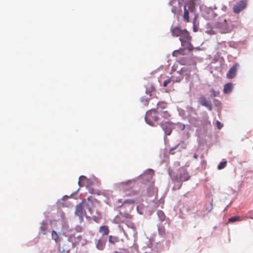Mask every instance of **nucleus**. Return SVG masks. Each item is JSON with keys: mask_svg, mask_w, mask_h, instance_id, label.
Returning <instances> with one entry per match:
<instances>
[{"mask_svg": "<svg viewBox=\"0 0 253 253\" xmlns=\"http://www.w3.org/2000/svg\"><path fill=\"white\" fill-rule=\"evenodd\" d=\"M171 35L173 37H179L181 46L187 48L189 51L193 49V46L191 44L192 37L186 29H182L179 26L171 27L170 29Z\"/></svg>", "mask_w": 253, "mask_h": 253, "instance_id": "f257e3e1", "label": "nucleus"}, {"mask_svg": "<svg viewBox=\"0 0 253 253\" xmlns=\"http://www.w3.org/2000/svg\"><path fill=\"white\" fill-rule=\"evenodd\" d=\"M93 205V203L90 200L89 198L87 200L84 199L79 205H77L75 214L78 216L80 222H82L84 220V217L86 218L89 217L92 215V212L91 207Z\"/></svg>", "mask_w": 253, "mask_h": 253, "instance_id": "f03ea898", "label": "nucleus"}, {"mask_svg": "<svg viewBox=\"0 0 253 253\" xmlns=\"http://www.w3.org/2000/svg\"><path fill=\"white\" fill-rule=\"evenodd\" d=\"M190 12L194 14V21H196L198 15L195 13V5L194 2L192 1L187 2L184 6L183 19L186 22H189Z\"/></svg>", "mask_w": 253, "mask_h": 253, "instance_id": "7ed1b4c3", "label": "nucleus"}, {"mask_svg": "<svg viewBox=\"0 0 253 253\" xmlns=\"http://www.w3.org/2000/svg\"><path fill=\"white\" fill-rule=\"evenodd\" d=\"M159 119L158 111L156 109H151L146 112L145 119L146 123L149 125L155 126V123L157 122Z\"/></svg>", "mask_w": 253, "mask_h": 253, "instance_id": "20e7f679", "label": "nucleus"}, {"mask_svg": "<svg viewBox=\"0 0 253 253\" xmlns=\"http://www.w3.org/2000/svg\"><path fill=\"white\" fill-rule=\"evenodd\" d=\"M190 178L187 170L184 167L180 168L178 169L175 180L178 182H183L188 180Z\"/></svg>", "mask_w": 253, "mask_h": 253, "instance_id": "39448f33", "label": "nucleus"}, {"mask_svg": "<svg viewBox=\"0 0 253 253\" xmlns=\"http://www.w3.org/2000/svg\"><path fill=\"white\" fill-rule=\"evenodd\" d=\"M217 27L220 29L221 33H228L231 32V28L226 19L221 20L217 24Z\"/></svg>", "mask_w": 253, "mask_h": 253, "instance_id": "423d86ee", "label": "nucleus"}, {"mask_svg": "<svg viewBox=\"0 0 253 253\" xmlns=\"http://www.w3.org/2000/svg\"><path fill=\"white\" fill-rule=\"evenodd\" d=\"M185 49L186 48L184 47L180 48L178 50H174L172 53L173 56L178 58V61L181 65H185L187 63L185 59L181 58V56L185 55Z\"/></svg>", "mask_w": 253, "mask_h": 253, "instance_id": "0eeeda50", "label": "nucleus"}, {"mask_svg": "<svg viewBox=\"0 0 253 253\" xmlns=\"http://www.w3.org/2000/svg\"><path fill=\"white\" fill-rule=\"evenodd\" d=\"M247 0H242L236 3L233 8V12L236 14L239 13L243 10L247 5Z\"/></svg>", "mask_w": 253, "mask_h": 253, "instance_id": "6e6552de", "label": "nucleus"}, {"mask_svg": "<svg viewBox=\"0 0 253 253\" xmlns=\"http://www.w3.org/2000/svg\"><path fill=\"white\" fill-rule=\"evenodd\" d=\"M185 71V69L182 68L180 71L174 72L173 74L170 77L171 82L173 83L179 82L183 79L184 76L183 73Z\"/></svg>", "mask_w": 253, "mask_h": 253, "instance_id": "1a4fd4ad", "label": "nucleus"}, {"mask_svg": "<svg viewBox=\"0 0 253 253\" xmlns=\"http://www.w3.org/2000/svg\"><path fill=\"white\" fill-rule=\"evenodd\" d=\"M160 125L166 135H169L171 134L173 129V124L172 123L166 122L162 123Z\"/></svg>", "mask_w": 253, "mask_h": 253, "instance_id": "9d476101", "label": "nucleus"}, {"mask_svg": "<svg viewBox=\"0 0 253 253\" xmlns=\"http://www.w3.org/2000/svg\"><path fill=\"white\" fill-rule=\"evenodd\" d=\"M239 67V64L238 63H235L232 67L230 68L226 74V77L228 79L234 78L237 74L238 69Z\"/></svg>", "mask_w": 253, "mask_h": 253, "instance_id": "9b49d317", "label": "nucleus"}, {"mask_svg": "<svg viewBox=\"0 0 253 253\" xmlns=\"http://www.w3.org/2000/svg\"><path fill=\"white\" fill-rule=\"evenodd\" d=\"M63 234L69 238L70 240H71L72 237H75V231L74 229H69V227H64L63 230Z\"/></svg>", "mask_w": 253, "mask_h": 253, "instance_id": "f8f14e48", "label": "nucleus"}, {"mask_svg": "<svg viewBox=\"0 0 253 253\" xmlns=\"http://www.w3.org/2000/svg\"><path fill=\"white\" fill-rule=\"evenodd\" d=\"M199 102L202 106L208 108L210 111L212 110V105L211 102L208 101L203 95L201 96L199 98Z\"/></svg>", "mask_w": 253, "mask_h": 253, "instance_id": "ddd939ff", "label": "nucleus"}, {"mask_svg": "<svg viewBox=\"0 0 253 253\" xmlns=\"http://www.w3.org/2000/svg\"><path fill=\"white\" fill-rule=\"evenodd\" d=\"M90 183V180L87 179L85 176H81L80 177L78 184L80 187H88L91 184Z\"/></svg>", "mask_w": 253, "mask_h": 253, "instance_id": "4468645a", "label": "nucleus"}, {"mask_svg": "<svg viewBox=\"0 0 253 253\" xmlns=\"http://www.w3.org/2000/svg\"><path fill=\"white\" fill-rule=\"evenodd\" d=\"M155 90V87L152 84L148 83L146 85V93L149 96L152 95V93Z\"/></svg>", "mask_w": 253, "mask_h": 253, "instance_id": "2eb2a0df", "label": "nucleus"}, {"mask_svg": "<svg viewBox=\"0 0 253 253\" xmlns=\"http://www.w3.org/2000/svg\"><path fill=\"white\" fill-rule=\"evenodd\" d=\"M233 88V84L232 83H228L224 85L223 88V92L228 94L229 93Z\"/></svg>", "mask_w": 253, "mask_h": 253, "instance_id": "dca6fc26", "label": "nucleus"}, {"mask_svg": "<svg viewBox=\"0 0 253 253\" xmlns=\"http://www.w3.org/2000/svg\"><path fill=\"white\" fill-rule=\"evenodd\" d=\"M99 232L102 234V235H108L109 233V229L107 226L104 225L100 227Z\"/></svg>", "mask_w": 253, "mask_h": 253, "instance_id": "f3484780", "label": "nucleus"}, {"mask_svg": "<svg viewBox=\"0 0 253 253\" xmlns=\"http://www.w3.org/2000/svg\"><path fill=\"white\" fill-rule=\"evenodd\" d=\"M167 107V103L165 101H160L157 103V110H163L166 108Z\"/></svg>", "mask_w": 253, "mask_h": 253, "instance_id": "a211bd4d", "label": "nucleus"}, {"mask_svg": "<svg viewBox=\"0 0 253 253\" xmlns=\"http://www.w3.org/2000/svg\"><path fill=\"white\" fill-rule=\"evenodd\" d=\"M51 236L53 240H54L56 243L60 242L61 239L59 236L58 234L55 231L53 230L51 233Z\"/></svg>", "mask_w": 253, "mask_h": 253, "instance_id": "6ab92c4d", "label": "nucleus"}, {"mask_svg": "<svg viewBox=\"0 0 253 253\" xmlns=\"http://www.w3.org/2000/svg\"><path fill=\"white\" fill-rule=\"evenodd\" d=\"M109 242L111 244H115L119 242V239L117 237L110 235L109 237Z\"/></svg>", "mask_w": 253, "mask_h": 253, "instance_id": "aec40b11", "label": "nucleus"}, {"mask_svg": "<svg viewBox=\"0 0 253 253\" xmlns=\"http://www.w3.org/2000/svg\"><path fill=\"white\" fill-rule=\"evenodd\" d=\"M161 115L163 118L167 120H169L170 117V115L167 111H163L161 112Z\"/></svg>", "mask_w": 253, "mask_h": 253, "instance_id": "412c9836", "label": "nucleus"}, {"mask_svg": "<svg viewBox=\"0 0 253 253\" xmlns=\"http://www.w3.org/2000/svg\"><path fill=\"white\" fill-rule=\"evenodd\" d=\"M189 118V122L191 124H194L196 123L198 121V118L196 117H192L191 115H189L188 116Z\"/></svg>", "mask_w": 253, "mask_h": 253, "instance_id": "4be33fe9", "label": "nucleus"}, {"mask_svg": "<svg viewBox=\"0 0 253 253\" xmlns=\"http://www.w3.org/2000/svg\"><path fill=\"white\" fill-rule=\"evenodd\" d=\"M241 218L240 216H232V217H230V218H229L228 222H234L241 221Z\"/></svg>", "mask_w": 253, "mask_h": 253, "instance_id": "5701e85b", "label": "nucleus"}, {"mask_svg": "<svg viewBox=\"0 0 253 253\" xmlns=\"http://www.w3.org/2000/svg\"><path fill=\"white\" fill-rule=\"evenodd\" d=\"M158 231L159 234L162 236H165L166 234V229L163 226L159 227Z\"/></svg>", "mask_w": 253, "mask_h": 253, "instance_id": "b1692460", "label": "nucleus"}, {"mask_svg": "<svg viewBox=\"0 0 253 253\" xmlns=\"http://www.w3.org/2000/svg\"><path fill=\"white\" fill-rule=\"evenodd\" d=\"M141 102L144 105H147L149 102V99L148 97H142L141 98Z\"/></svg>", "mask_w": 253, "mask_h": 253, "instance_id": "393cba45", "label": "nucleus"}, {"mask_svg": "<svg viewBox=\"0 0 253 253\" xmlns=\"http://www.w3.org/2000/svg\"><path fill=\"white\" fill-rule=\"evenodd\" d=\"M227 164V161H223L220 162L219 165H218V169H224Z\"/></svg>", "mask_w": 253, "mask_h": 253, "instance_id": "a878e982", "label": "nucleus"}, {"mask_svg": "<svg viewBox=\"0 0 253 253\" xmlns=\"http://www.w3.org/2000/svg\"><path fill=\"white\" fill-rule=\"evenodd\" d=\"M74 230L76 232L80 233L82 232L83 230V228L81 225H77L76 226V227L74 228Z\"/></svg>", "mask_w": 253, "mask_h": 253, "instance_id": "bb28decb", "label": "nucleus"}, {"mask_svg": "<svg viewBox=\"0 0 253 253\" xmlns=\"http://www.w3.org/2000/svg\"><path fill=\"white\" fill-rule=\"evenodd\" d=\"M134 203V201L132 199L125 200L123 202V204H133Z\"/></svg>", "mask_w": 253, "mask_h": 253, "instance_id": "cd10ccee", "label": "nucleus"}, {"mask_svg": "<svg viewBox=\"0 0 253 253\" xmlns=\"http://www.w3.org/2000/svg\"><path fill=\"white\" fill-rule=\"evenodd\" d=\"M211 97H216L219 94V92L216 91L214 89L212 88L211 90Z\"/></svg>", "mask_w": 253, "mask_h": 253, "instance_id": "c85d7f7f", "label": "nucleus"}, {"mask_svg": "<svg viewBox=\"0 0 253 253\" xmlns=\"http://www.w3.org/2000/svg\"><path fill=\"white\" fill-rule=\"evenodd\" d=\"M126 225L128 227H129L132 229H134L135 228V224L131 222H127Z\"/></svg>", "mask_w": 253, "mask_h": 253, "instance_id": "c756f323", "label": "nucleus"}, {"mask_svg": "<svg viewBox=\"0 0 253 253\" xmlns=\"http://www.w3.org/2000/svg\"><path fill=\"white\" fill-rule=\"evenodd\" d=\"M171 81V78L165 80L163 83V86L166 87L168 84Z\"/></svg>", "mask_w": 253, "mask_h": 253, "instance_id": "7c9ffc66", "label": "nucleus"}, {"mask_svg": "<svg viewBox=\"0 0 253 253\" xmlns=\"http://www.w3.org/2000/svg\"><path fill=\"white\" fill-rule=\"evenodd\" d=\"M216 126L218 129H221L223 126V125L219 121H216Z\"/></svg>", "mask_w": 253, "mask_h": 253, "instance_id": "2f4dec72", "label": "nucleus"}, {"mask_svg": "<svg viewBox=\"0 0 253 253\" xmlns=\"http://www.w3.org/2000/svg\"><path fill=\"white\" fill-rule=\"evenodd\" d=\"M190 110L191 112L193 113L196 116L197 115V113L195 109H194L192 107L190 108Z\"/></svg>", "mask_w": 253, "mask_h": 253, "instance_id": "473e14b6", "label": "nucleus"}, {"mask_svg": "<svg viewBox=\"0 0 253 253\" xmlns=\"http://www.w3.org/2000/svg\"><path fill=\"white\" fill-rule=\"evenodd\" d=\"M193 157L195 159H197L198 158V155L197 154H194V156H193Z\"/></svg>", "mask_w": 253, "mask_h": 253, "instance_id": "72a5a7b5", "label": "nucleus"}, {"mask_svg": "<svg viewBox=\"0 0 253 253\" xmlns=\"http://www.w3.org/2000/svg\"><path fill=\"white\" fill-rule=\"evenodd\" d=\"M176 147H174V148H172V149H171L169 150V153H170V154H173V153H172V151L174 149H175Z\"/></svg>", "mask_w": 253, "mask_h": 253, "instance_id": "f704fd0d", "label": "nucleus"}, {"mask_svg": "<svg viewBox=\"0 0 253 253\" xmlns=\"http://www.w3.org/2000/svg\"><path fill=\"white\" fill-rule=\"evenodd\" d=\"M185 128V126L183 125L182 129L183 130Z\"/></svg>", "mask_w": 253, "mask_h": 253, "instance_id": "c9c22d12", "label": "nucleus"}, {"mask_svg": "<svg viewBox=\"0 0 253 253\" xmlns=\"http://www.w3.org/2000/svg\"><path fill=\"white\" fill-rule=\"evenodd\" d=\"M159 213H162V214H163V213L161 211H160L159 212Z\"/></svg>", "mask_w": 253, "mask_h": 253, "instance_id": "e433bc0d", "label": "nucleus"}, {"mask_svg": "<svg viewBox=\"0 0 253 253\" xmlns=\"http://www.w3.org/2000/svg\"><path fill=\"white\" fill-rule=\"evenodd\" d=\"M122 230H123V232L125 234V230L123 229H122Z\"/></svg>", "mask_w": 253, "mask_h": 253, "instance_id": "4c0bfd02", "label": "nucleus"}, {"mask_svg": "<svg viewBox=\"0 0 253 253\" xmlns=\"http://www.w3.org/2000/svg\"><path fill=\"white\" fill-rule=\"evenodd\" d=\"M181 185H182V184L181 183V184H180V186H179V188H180V186H181Z\"/></svg>", "mask_w": 253, "mask_h": 253, "instance_id": "58836bf2", "label": "nucleus"}, {"mask_svg": "<svg viewBox=\"0 0 253 253\" xmlns=\"http://www.w3.org/2000/svg\"><path fill=\"white\" fill-rule=\"evenodd\" d=\"M251 218H253V217H251Z\"/></svg>", "mask_w": 253, "mask_h": 253, "instance_id": "ea45409f", "label": "nucleus"}]
</instances>
